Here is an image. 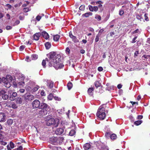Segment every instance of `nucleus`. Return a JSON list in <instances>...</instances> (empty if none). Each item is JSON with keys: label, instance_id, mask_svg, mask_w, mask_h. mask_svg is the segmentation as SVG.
<instances>
[{"label": "nucleus", "instance_id": "obj_16", "mask_svg": "<svg viewBox=\"0 0 150 150\" xmlns=\"http://www.w3.org/2000/svg\"><path fill=\"white\" fill-rule=\"evenodd\" d=\"M57 137L54 136H53L50 138V140L52 143H57Z\"/></svg>", "mask_w": 150, "mask_h": 150}, {"label": "nucleus", "instance_id": "obj_33", "mask_svg": "<svg viewBox=\"0 0 150 150\" xmlns=\"http://www.w3.org/2000/svg\"><path fill=\"white\" fill-rule=\"evenodd\" d=\"M95 18L98 21H100L101 20V17L99 15L96 14L95 17Z\"/></svg>", "mask_w": 150, "mask_h": 150}, {"label": "nucleus", "instance_id": "obj_42", "mask_svg": "<svg viewBox=\"0 0 150 150\" xmlns=\"http://www.w3.org/2000/svg\"><path fill=\"white\" fill-rule=\"evenodd\" d=\"M124 13V10L123 9L120 10L119 11V14L120 15L122 16Z\"/></svg>", "mask_w": 150, "mask_h": 150}, {"label": "nucleus", "instance_id": "obj_7", "mask_svg": "<svg viewBox=\"0 0 150 150\" xmlns=\"http://www.w3.org/2000/svg\"><path fill=\"white\" fill-rule=\"evenodd\" d=\"M131 5L129 3L125 4L122 6V8L124 10L128 11L131 8Z\"/></svg>", "mask_w": 150, "mask_h": 150}, {"label": "nucleus", "instance_id": "obj_43", "mask_svg": "<svg viewBox=\"0 0 150 150\" xmlns=\"http://www.w3.org/2000/svg\"><path fill=\"white\" fill-rule=\"evenodd\" d=\"M139 54V51L138 50H137L135 51V52L134 54V57H137L138 54Z\"/></svg>", "mask_w": 150, "mask_h": 150}, {"label": "nucleus", "instance_id": "obj_27", "mask_svg": "<svg viewBox=\"0 0 150 150\" xmlns=\"http://www.w3.org/2000/svg\"><path fill=\"white\" fill-rule=\"evenodd\" d=\"M38 56L35 54H32L31 56V58L32 60H35L38 58Z\"/></svg>", "mask_w": 150, "mask_h": 150}, {"label": "nucleus", "instance_id": "obj_62", "mask_svg": "<svg viewBox=\"0 0 150 150\" xmlns=\"http://www.w3.org/2000/svg\"><path fill=\"white\" fill-rule=\"evenodd\" d=\"M89 31L93 32H94V30L93 28H89Z\"/></svg>", "mask_w": 150, "mask_h": 150}, {"label": "nucleus", "instance_id": "obj_51", "mask_svg": "<svg viewBox=\"0 0 150 150\" xmlns=\"http://www.w3.org/2000/svg\"><path fill=\"white\" fill-rule=\"evenodd\" d=\"M25 90L23 89H20L18 91V92H19L20 93H23L24 92Z\"/></svg>", "mask_w": 150, "mask_h": 150}, {"label": "nucleus", "instance_id": "obj_10", "mask_svg": "<svg viewBox=\"0 0 150 150\" xmlns=\"http://www.w3.org/2000/svg\"><path fill=\"white\" fill-rule=\"evenodd\" d=\"M64 129L63 128H57L55 131V133L56 134L60 135L63 134L64 132Z\"/></svg>", "mask_w": 150, "mask_h": 150}, {"label": "nucleus", "instance_id": "obj_41", "mask_svg": "<svg viewBox=\"0 0 150 150\" xmlns=\"http://www.w3.org/2000/svg\"><path fill=\"white\" fill-rule=\"evenodd\" d=\"M147 15H148V14L147 13H145L144 15V18H145V20L146 21H149V18L148 17V16H147Z\"/></svg>", "mask_w": 150, "mask_h": 150}, {"label": "nucleus", "instance_id": "obj_23", "mask_svg": "<svg viewBox=\"0 0 150 150\" xmlns=\"http://www.w3.org/2000/svg\"><path fill=\"white\" fill-rule=\"evenodd\" d=\"M9 146L8 145L7 146V147L8 150H9V149H10V148L11 149H13L14 147V144L12 142H11L10 143Z\"/></svg>", "mask_w": 150, "mask_h": 150}, {"label": "nucleus", "instance_id": "obj_17", "mask_svg": "<svg viewBox=\"0 0 150 150\" xmlns=\"http://www.w3.org/2000/svg\"><path fill=\"white\" fill-rule=\"evenodd\" d=\"M94 91V88L93 87L89 88L88 90V94L91 96H92L93 94V91Z\"/></svg>", "mask_w": 150, "mask_h": 150}, {"label": "nucleus", "instance_id": "obj_53", "mask_svg": "<svg viewBox=\"0 0 150 150\" xmlns=\"http://www.w3.org/2000/svg\"><path fill=\"white\" fill-rule=\"evenodd\" d=\"M139 32V30L138 29H137L134 31H133L132 33V34H134L135 33H138Z\"/></svg>", "mask_w": 150, "mask_h": 150}, {"label": "nucleus", "instance_id": "obj_45", "mask_svg": "<svg viewBox=\"0 0 150 150\" xmlns=\"http://www.w3.org/2000/svg\"><path fill=\"white\" fill-rule=\"evenodd\" d=\"M99 35H98V34L97 35H96V38L95 39V42H97L99 41Z\"/></svg>", "mask_w": 150, "mask_h": 150}, {"label": "nucleus", "instance_id": "obj_28", "mask_svg": "<svg viewBox=\"0 0 150 150\" xmlns=\"http://www.w3.org/2000/svg\"><path fill=\"white\" fill-rule=\"evenodd\" d=\"M117 135L115 134H112L110 135V138L112 140H115L117 138Z\"/></svg>", "mask_w": 150, "mask_h": 150}, {"label": "nucleus", "instance_id": "obj_50", "mask_svg": "<svg viewBox=\"0 0 150 150\" xmlns=\"http://www.w3.org/2000/svg\"><path fill=\"white\" fill-rule=\"evenodd\" d=\"M12 27L10 26H7L6 27V29L7 30H10L12 28Z\"/></svg>", "mask_w": 150, "mask_h": 150}, {"label": "nucleus", "instance_id": "obj_63", "mask_svg": "<svg viewBox=\"0 0 150 150\" xmlns=\"http://www.w3.org/2000/svg\"><path fill=\"white\" fill-rule=\"evenodd\" d=\"M6 16H7V19H9L10 18V16L9 15V14L8 13H7L6 14Z\"/></svg>", "mask_w": 150, "mask_h": 150}, {"label": "nucleus", "instance_id": "obj_13", "mask_svg": "<svg viewBox=\"0 0 150 150\" xmlns=\"http://www.w3.org/2000/svg\"><path fill=\"white\" fill-rule=\"evenodd\" d=\"M47 86L50 88H51L53 87L54 82L50 80H47Z\"/></svg>", "mask_w": 150, "mask_h": 150}, {"label": "nucleus", "instance_id": "obj_20", "mask_svg": "<svg viewBox=\"0 0 150 150\" xmlns=\"http://www.w3.org/2000/svg\"><path fill=\"white\" fill-rule=\"evenodd\" d=\"M93 15V13H92L91 12H88L84 14H83L82 15V16L83 17H89L90 16H92Z\"/></svg>", "mask_w": 150, "mask_h": 150}, {"label": "nucleus", "instance_id": "obj_49", "mask_svg": "<svg viewBox=\"0 0 150 150\" xmlns=\"http://www.w3.org/2000/svg\"><path fill=\"white\" fill-rule=\"evenodd\" d=\"M98 70L99 71H101L103 70V68L101 67H98Z\"/></svg>", "mask_w": 150, "mask_h": 150}, {"label": "nucleus", "instance_id": "obj_55", "mask_svg": "<svg viewBox=\"0 0 150 150\" xmlns=\"http://www.w3.org/2000/svg\"><path fill=\"white\" fill-rule=\"evenodd\" d=\"M111 133L110 132H107L105 133V136L107 137H109L111 135Z\"/></svg>", "mask_w": 150, "mask_h": 150}, {"label": "nucleus", "instance_id": "obj_12", "mask_svg": "<svg viewBox=\"0 0 150 150\" xmlns=\"http://www.w3.org/2000/svg\"><path fill=\"white\" fill-rule=\"evenodd\" d=\"M41 35V34L40 33H35L33 35L34 40L36 41L38 40Z\"/></svg>", "mask_w": 150, "mask_h": 150}, {"label": "nucleus", "instance_id": "obj_54", "mask_svg": "<svg viewBox=\"0 0 150 150\" xmlns=\"http://www.w3.org/2000/svg\"><path fill=\"white\" fill-rule=\"evenodd\" d=\"M104 31V30L101 29H100L98 35H100Z\"/></svg>", "mask_w": 150, "mask_h": 150}, {"label": "nucleus", "instance_id": "obj_18", "mask_svg": "<svg viewBox=\"0 0 150 150\" xmlns=\"http://www.w3.org/2000/svg\"><path fill=\"white\" fill-rule=\"evenodd\" d=\"M64 139L63 137H57V143L59 144H62L63 142Z\"/></svg>", "mask_w": 150, "mask_h": 150}, {"label": "nucleus", "instance_id": "obj_2", "mask_svg": "<svg viewBox=\"0 0 150 150\" xmlns=\"http://www.w3.org/2000/svg\"><path fill=\"white\" fill-rule=\"evenodd\" d=\"M105 110V108L101 106L99 107L96 116L101 120H103L105 118L106 115Z\"/></svg>", "mask_w": 150, "mask_h": 150}, {"label": "nucleus", "instance_id": "obj_21", "mask_svg": "<svg viewBox=\"0 0 150 150\" xmlns=\"http://www.w3.org/2000/svg\"><path fill=\"white\" fill-rule=\"evenodd\" d=\"M60 36L58 35H56L53 36V40L55 41H57L59 39Z\"/></svg>", "mask_w": 150, "mask_h": 150}, {"label": "nucleus", "instance_id": "obj_30", "mask_svg": "<svg viewBox=\"0 0 150 150\" xmlns=\"http://www.w3.org/2000/svg\"><path fill=\"white\" fill-rule=\"evenodd\" d=\"M142 122V121L141 120H137L135 121L134 122V124L138 126L140 125Z\"/></svg>", "mask_w": 150, "mask_h": 150}, {"label": "nucleus", "instance_id": "obj_60", "mask_svg": "<svg viewBox=\"0 0 150 150\" xmlns=\"http://www.w3.org/2000/svg\"><path fill=\"white\" fill-rule=\"evenodd\" d=\"M41 94L42 96H45V93L43 91L41 92Z\"/></svg>", "mask_w": 150, "mask_h": 150}, {"label": "nucleus", "instance_id": "obj_56", "mask_svg": "<svg viewBox=\"0 0 150 150\" xmlns=\"http://www.w3.org/2000/svg\"><path fill=\"white\" fill-rule=\"evenodd\" d=\"M143 117V116L142 115H138L137 117V119L139 120L142 119Z\"/></svg>", "mask_w": 150, "mask_h": 150}, {"label": "nucleus", "instance_id": "obj_19", "mask_svg": "<svg viewBox=\"0 0 150 150\" xmlns=\"http://www.w3.org/2000/svg\"><path fill=\"white\" fill-rule=\"evenodd\" d=\"M91 147L90 144L88 143L85 144L83 148L85 150H88Z\"/></svg>", "mask_w": 150, "mask_h": 150}, {"label": "nucleus", "instance_id": "obj_14", "mask_svg": "<svg viewBox=\"0 0 150 150\" xmlns=\"http://www.w3.org/2000/svg\"><path fill=\"white\" fill-rule=\"evenodd\" d=\"M6 118L5 114L4 113H0V122L5 121Z\"/></svg>", "mask_w": 150, "mask_h": 150}, {"label": "nucleus", "instance_id": "obj_24", "mask_svg": "<svg viewBox=\"0 0 150 150\" xmlns=\"http://www.w3.org/2000/svg\"><path fill=\"white\" fill-rule=\"evenodd\" d=\"M94 84L96 88H97L98 87H100L101 86V83L99 82L98 81H96L94 83Z\"/></svg>", "mask_w": 150, "mask_h": 150}, {"label": "nucleus", "instance_id": "obj_25", "mask_svg": "<svg viewBox=\"0 0 150 150\" xmlns=\"http://www.w3.org/2000/svg\"><path fill=\"white\" fill-rule=\"evenodd\" d=\"M45 47L47 49H48L50 48L51 44L49 42H46L45 44Z\"/></svg>", "mask_w": 150, "mask_h": 150}, {"label": "nucleus", "instance_id": "obj_15", "mask_svg": "<svg viewBox=\"0 0 150 150\" xmlns=\"http://www.w3.org/2000/svg\"><path fill=\"white\" fill-rule=\"evenodd\" d=\"M41 34L43 37L46 39H47L49 38L48 34L45 31H43Z\"/></svg>", "mask_w": 150, "mask_h": 150}, {"label": "nucleus", "instance_id": "obj_29", "mask_svg": "<svg viewBox=\"0 0 150 150\" xmlns=\"http://www.w3.org/2000/svg\"><path fill=\"white\" fill-rule=\"evenodd\" d=\"M69 36H70V37L73 40H74V41H75L76 39V36L73 35L71 33V32H69Z\"/></svg>", "mask_w": 150, "mask_h": 150}, {"label": "nucleus", "instance_id": "obj_4", "mask_svg": "<svg viewBox=\"0 0 150 150\" xmlns=\"http://www.w3.org/2000/svg\"><path fill=\"white\" fill-rule=\"evenodd\" d=\"M39 108L41 109L50 110V107L46 103H40Z\"/></svg>", "mask_w": 150, "mask_h": 150}, {"label": "nucleus", "instance_id": "obj_59", "mask_svg": "<svg viewBox=\"0 0 150 150\" xmlns=\"http://www.w3.org/2000/svg\"><path fill=\"white\" fill-rule=\"evenodd\" d=\"M130 102L133 105L135 104H136L137 105H138V102H135L130 101Z\"/></svg>", "mask_w": 150, "mask_h": 150}, {"label": "nucleus", "instance_id": "obj_37", "mask_svg": "<svg viewBox=\"0 0 150 150\" xmlns=\"http://www.w3.org/2000/svg\"><path fill=\"white\" fill-rule=\"evenodd\" d=\"M30 11V10L28 8H25L23 9V11L25 13H26Z\"/></svg>", "mask_w": 150, "mask_h": 150}, {"label": "nucleus", "instance_id": "obj_39", "mask_svg": "<svg viewBox=\"0 0 150 150\" xmlns=\"http://www.w3.org/2000/svg\"><path fill=\"white\" fill-rule=\"evenodd\" d=\"M20 23V21H19V20H16V21H15V22L13 24V26H15L16 25H18V24H19Z\"/></svg>", "mask_w": 150, "mask_h": 150}, {"label": "nucleus", "instance_id": "obj_31", "mask_svg": "<svg viewBox=\"0 0 150 150\" xmlns=\"http://www.w3.org/2000/svg\"><path fill=\"white\" fill-rule=\"evenodd\" d=\"M2 98L4 100H7L8 98L9 97V96H8V95H7L6 93L2 97Z\"/></svg>", "mask_w": 150, "mask_h": 150}, {"label": "nucleus", "instance_id": "obj_47", "mask_svg": "<svg viewBox=\"0 0 150 150\" xmlns=\"http://www.w3.org/2000/svg\"><path fill=\"white\" fill-rule=\"evenodd\" d=\"M137 37L136 36L134 37L132 39V43H134L136 42V40L137 38Z\"/></svg>", "mask_w": 150, "mask_h": 150}, {"label": "nucleus", "instance_id": "obj_35", "mask_svg": "<svg viewBox=\"0 0 150 150\" xmlns=\"http://www.w3.org/2000/svg\"><path fill=\"white\" fill-rule=\"evenodd\" d=\"M13 122V120L10 119H8L6 122L9 125H11Z\"/></svg>", "mask_w": 150, "mask_h": 150}, {"label": "nucleus", "instance_id": "obj_9", "mask_svg": "<svg viewBox=\"0 0 150 150\" xmlns=\"http://www.w3.org/2000/svg\"><path fill=\"white\" fill-rule=\"evenodd\" d=\"M17 96V93L16 92H13L12 94L9 97V99L11 101H14L15 100L16 97Z\"/></svg>", "mask_w": 150, "mask_h": 150}, {"label": "nucleus", "instance_id": "obj_26", "mask_svg": "<svg viewBox=\"0 0 150 150\" xmlns=\"http://www.w3.org/2000/svg\"><path fill=\"white\" fill-rule=\"evenodd\" d=\"M73 84L72 83L69 82L67 83V87L69 90H70L72 87Z\"/></svg>", "mask_w": 150, "mask_h": 150}, {"label": "nucleus", "instance_id": "obj_40", "mask_svg": "<svg viewBox=\"0 0 150 150\" xmlns=\"http://www.w3.org/2000/svg\"><path fill=\"white\" fill-rule=\"evenodd\" d=\"M85 6L84 5H81L79 8V9L81 11H83L85 9Z\"/></svg>", "mask_w": 150, "mask_h": 150}, {"label": "nucleus", "instance_id": "obj_3", "mask_svg": "<svg viewBox=\"0 0 150 150\" xmlns=\"http://www.w3.org/2000/svg\"><path fill=\"white\" fill-rule=\"evenodd\" d=\"M59 123V120L58 119H54L50 118L48 120L47 122V125L48 126L53 125L55 127H57Z\"/></svg>", "mask_w": 150, "mask_h": 150}, {"label": "nucleus", "instance_id": "obj_52", "mask_svg": "<svg viewBox=\"0 0 150 150\" xmlns=\"http://www.w3.org/2000/svg\"><path fill=\"white\" fill-rule=\"evenodd\" d=\"M54 99L56 100L60 101L61 100L60 98H59L58 97H57V96H55V97L54 96Z\"/></svg>", "mask_w": 150, "mask_h": 150}, {"label": "nucleus", "instance_id": "obj_1", "mask_svg": "<svg viewBox=\"0 0 150 150\" xmlns=\"http://www.w3.org/2000/svg\"><path fill=\"white\" fill-rule=\"evenodd\" d=\"M47 56L49 57V59L46 58L42 62V65L44 67H45L46 61L48 62L49 66L51 67H53L55 68H61L64 66V65L60 63L61 59L59 54H57L56 52H52L47 54Z\"/></svg>", "mask_w": 150, "mask_h": 150}, {"label": "nucleus", "instance_id": "obj_36", "mask_svg": "<svg viewBox=\"0 0 150 150\" xmlns=\"http://www.w3.org/2000/svg\"><path fill=\"white\" fill-rule=\"evenodd\" d=\"M6 93L5 90H1L0 91V96L2 97Z\"/></svg>", "mask_w": 150, "mask_h": 150}, {"label": "nucleus", "instance_id": "obj_32", "mask_svg": "<svg viewBox=\"0 0 150 150\" xmlns=\"http://www.w3.org/2000/svg\"><path fill=\"white\" fill-rule=\"evenodd\" d=\"M53 97H54L53 94L52 93H50L48 95L47 98L50 100H52Z\"/></svg>", "mask_w": 150, "mask_h": 150}, {"label": "nucleus", "instance_id": "obj_22", "mask_svg": "<svg viewBox=\"0 0 150 150\" xmlns=\"http://www.w3.org/2000/svg\"><path fill=\"white\" fill-rule=\"evenodd\" d=\"M39 88V86H37L34 87L31 90H30V91L32 92H35L38 91ZM29 91H30V90Z\"/></svg>", "mask_w": 150, "mask_h": 150}, {"label": "nucleus", "instance_id": "obj_44", "mask_svg": "<svg viewBox=\"0 0 150 150\" xmlns=\"http://www.w3.org/2000/svg\"><path fill=\"white\" fill-rule=\"evenodd\" d=\"M89 9V10L91 11H94L93 10V7L89 5L88 6Z\"/></svg>", "mask_w": 150, "mask_h": 150}, {"label": "nucleus", "instance_id": "obj_8", "mask_svg": "<svg viewBox=\"0 0 150 150\" xmlns=\"http://www.w3.org/2000/svg\"><path fill=\"white\" fill-rule=\"evenodd\" d=\"M49 110H47L41 109L39 111L38 114L40 116H43L46 115L48 111Z\"/></svg>", "mask_w": 150, "mask_h": 150}, {"label": "nucleus", "instance_id": "obj_61", "mask_svg": "<svg viewBox=\"0 0 150 150\" xmlns=\"http://www.w3.org/2000/svg\"><path fill=\"white\" fill-rule=\"evenodd\" d=\"M122 85L121 84H119L117 85V87L118 89H120L122 88Z\"/></svg>", "mask_w": 150, "mask_h": 150}, {"label": "nucleus", "instance_id": "obj_57", "mask_svg": "<svg viewBox=\"0 0 150 150\" xmlns=\"http://www.w3.org/2000/svg\"><path fill=\"white\" fill-rule=\"evenodd\" d=\"M41 16L38 15L36 17V19L38 21H39L41 19Z\"/></svg>", "mask_w": 150, "mask_h": 150}, {"label": "nucleus", "instance_id": "obj_11", "mask_svg": "<svg viewBox=\"0 0 150 150\" xmlns=\"http://www.w3.org/2000/svg\"><path fill=\"white\" fill-rule=\"evenodd\" d=\"M15 100L16 103L17 104H22L23 102V98L20 97H16Z\"/></svg>", "mask_w": 150, "mask_h": 150}, {"label": "nucleus", "instance_id": "obj_38", "mask_svg": "<svg viewBox=\"0 0 150 150\" xmlns=\"http://www.w3.org/2000/svg\"><path fill=\"white\" fill-rule=\"evenodd\" d=\"M136 17L137 19L140 20V21H141V19L142 18L141 15H137Z\"/></svg>", "mask_w": 150, "mask_h": 150}, {"label": "nucleus", "instance_id": "obj_58", "mask_svg": "<svg viewBox=\"0 0 150 150\" xmlns=\"http://www.w3.org/2000/svg\"><path fill=\"white\" fill-rule=\"evenodd\" d=\"M94 11H97L98 10V8L97 6H94L93 7Z\"/></svg>", "mask_w": 150, "mask_h": 150}, {"label": "nucleus", "instance_id": "obj_64", "mask_svg": "<svg viewBox=\"0 0 150 150\" xmlns=\"http://www.w3.org/2000/svg\"><path fill=\"white\" fill-rule=\"evenodd\" d=\"M23 148L22 146H20L19 147L17 148V150H22Z\"/></svg>", "mask_w": 150, "mask_h": 150}, {"label": "nucleus", "instance_id": "obj_46", "mask_svg": "<svg viewBox=\"0 0 150 150\" xmlns=\"http://www.w3.org/2000/svg\"><path fill=\"white\" fill-rule=\"evenodd\" d=\"M12 108L13 109H16L17 108V106L16 105L15 103H13L12 104L11 106Z\"/></svg>", "mask_w": 150, "mask_h": 150}, {"label": "nucleus", "instance_id": "obj_5", "mask_svg": "<svg viewBox=\"0 0 150 150\" xmlns=\"http://www.w3.org/2000/svg\"><path fill=\"white\" fill-rule=\"evenodd\" d=\"M40 103V102L38 100H35L32 102V106L34 108H39Z\"/></svg>", "mask_w": 150, "mask_h": 150}, {"label": "nucleus", "instance_id": "obj_48", "mask_svg": "<svg viewBox=\"0 0 150 150\" xmlns=\"http://www.w3.org/2000/svg\"><path fill=\"white\" fill-rule=\"evenodd\" d=\"M25 47V45H21L20 47V51H22L23 50Z\"/></svg>", "mask_w": 150, "mask_h": 150}, {"label": "nucleus", "instance_id": "obj_34", "mask_svg": "<svg viewBox=\"0 0 150 150\" xmlns=\"http://www.w3.org/2000/svg\"><path fill=\"white\" fill-rule=\"evenodd\" d=\"M75 134V131L74 130H71L69 132V134L71 136H74Z\"/></svg>", "mask_w": 150, "mask_h": 150}, {"label": "nucleus", "instance_id": "obj_6", "mask_svg": "<svg viewBox=\"0 0 150 150\" xmlns=\"http://www.w3.org/2000/svg\"><path fill=\"white\" fill-rule=\"evenodd\" d=\"M34 98V96L30 94L25 95L24 97L25 100L26 101L31 100H33Z\"/></svg>", "mask_w": 150, "mask_h": 150}]
</instances>
